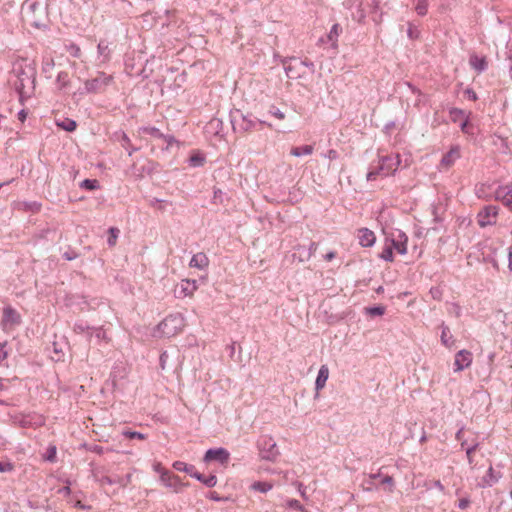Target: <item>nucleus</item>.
I'll return each mask as SVG.
<instances>
[{"mask_svg": "<svg viewBox=\"0 0 512 512\" xmlns=\"http://www.w3.org/2000/svg\"><path fill=\"white\" fill-rule=\"evenodd\" d=\"M185 325V317L182 314H171L158 324L157 332L162 337L170 338L178 335L184 329Z\"/></svg>", "mask_w": 512, "mask_h": 512, "instance_id": "nucleus-1", "label": "nucleus"}, {"mask_svg": "<svg viewBox=\"0 0 512 512\" xmlns=\"http://www.w3.org/2000/svg\"><path fill=\"white\" fill-rule=\"evenodd\" d=\"M397 169V162L394 161L392 157H383L380 160L379 167L375 170H371L367 173V180L368 181H374L376 180L377 176L379 175H389L393 171Z\"/></svg>", "mask_w": 512, "mask_h": 512, "instance_id": "nucleus-2", "label": "nucleus"}, {"mask_svg": "<svg viewBox=\"0 0 512 512\" xmlns=\"http://www.w3.org/2000/svg\"><path fill=\"white\" fill-rule=\"evenodd\" d=\"M473 363V354L467 349L459 350L454 356L453 371L459 373L469 367Z\"/></svg>", "mask_w": 512, "mask_h": 512, "instance_id": "nucleus-3", "label": "nucleus"}, {"mask_svg": "<svg viewBox=\"0 0 512 512\" xmlns=\"http://www.w3.org/2000/svg\"><path fill=\"white\" fill-rule=\"evenodd\" d=\"M498 207L494 205L485 206L477 215V222L480 227L494 225L498 216Z\"/></svg>", "mask_w": 512, "mask_h": 512, "instance_id": "nucleus-4", "label": "nucleus"}, {"mask_svg": "<svg viewBox=\"0 0 512 512\" xmlns=\"http://www.w3.org/2000/svg\"><path fill=\"white\" fill-rule=\"evenodd\" d=\"M229 459L230 453L225 448H217L207 450L203 461L207 463L211 461H218L224 465V467H227Z\"/></svg>", "mask_w": 512, "mask_h": 512, "instance_id": "nucleus-5", "label": "nucleus"}, {"mask_svg": "<svg viewBox=\"0 0 512 512\" xmlns=\"http://www.w3.org/2000/svg\"><path fill=\"white\" fill-rule=\"evenodd\" d=\"M198 289L196 280L183 279L177 285L176 293L178 298H192Z\"/></svg>", "mask_w": 512, "mask_h": 512, "instance_id": "nucleus-6", "label": "nucleus"}, {"mask_svg": "<svg viewBox=\"0 0 512 512\" xmlns=\"http://www.w3.org/2000/svg\"><path fill=\"white\" fill-rule=\"evenodd\" d=\"M160 481L165 487L171 488L175 493L181 492L186 486L178 475L173 474L169 470L166 473H163V477Z\"/></svg>", "mask_w": 512, "mask_h": 512, "instance_id": "nucleus-7", "label": "nucleus"}, {"mask_svg": "<svg viewBox=\"0 0 512 512\" xmlns=\"http://www.w3.org/2000/svg\"><path fill=\"white\" fill-rule=\"evenodd\" d=\"M356 238L359 245L363 248H370L374 246L377 239L375 233L366 227L357 229Z\"/></svg>", "mask_w": 512, "mask_h": 512, "instance_id": "nucleus-8", "label": "nucleus"}, {"mask_svg": "<svg viewBox=\"0 0 512 512\" xmlns=\"http://www.w3.org/2000/svg\"><path fill=\"white\" fill-rule=\"evenodd\" d=\"M387 241L392 245L393 250L397 253L405 255L408 251V237L405 233L399 231L396 236L387 238Z\"/></svg>", "mask_w": 512, "mask_h": 512, "instance_id": "nucleus-9", "label": "nucleus"}, {"mask_svg": "<svg viewBox=\"0 0 512 512\" xmlns=\"http://www.w3.org/2000/svg\"><path fill=\"white\" fill-rule=\"evenodd\" d=\"M21 319V315L16 309L11 306L4 308L2 322L5 327H15L21 323Z\"/></svg>", "mask_w": 512, "mask_h": 512, "instance_id": "nucleus-10", "label": "nucleus"}, {"mask_svg": "<svg viewBox=\"0 0 512 512\" xmlns=\"http://www.w3.org/2000/svg\"><path fill=\"white\" fill-rule=\"evenodd\" d=\"M495 197L510 211H512V184L500 186L496 190Z\"/></svg>", "mask_w": 512, "mask_h": 512, "instance_id": "nucleus-11", "label": "nucleus"}, {"mask_svg": "<svg viewBox=\"0 0 512 512\" xmlns=\"http://www.w3.org/2000/svg\"><path fill=\"white\" fill-rule=\"evenodd\" d=\"M460 156H461L460 147L457 145L452 146L450 148V150L446 154L443 155L441 162H440V167L443 169H446V170L449 169L460 158Z\"/></svg>", "mask_w": 512, "mask_h": 512, "instance_id": "nucleus-12", "label": "nucleus"}, {"mask_svg": "<svg viewBox=\"0 0 512 512\" xmlns=\"http://www.w3.org/2000/svg\"><path fill=\"white\" fill-rule=\"evenodd\" d=\"M208 265H209V259H208L207 255L203 252H199V253L193 255L189 262V266L191 268H197L200 270L206 269L208 267Z\"/></svg>", "mask_w": 512, "mask_h": 512, "instance_id": "nucleus-13", "label": "nucleus"}, {"mask_svg": "<svg viewBox=\"0 0 512 512\" xmlns=\"http://www.w3.org/2000/svg\"><path fill=\"white\" fill-rule=\"evenodd\" d=\"M440 328H441V335H440L441 344L444 347L451 349L452 347H454L455 342H456L454 336L452 335L448 326L442 324L440 326Z\"/></svg>", "mask_w": 512, "mask_h": 512, "instance_id": "nucleus-14", "label": "nucleus"}, {"mask_svg": "<svg viewBox=\"0 0 512 512\" xmlns=\"http://www.w3.org/2000/svg\"><path fill=\"white\" fill-rule=\"evenodd\" d=\"M329 377V368L327 365H322L319 369L318 376L315 381L316 390L323 389Z\"/></svg>", "mask_w": 512, "mask_h": 512, "instance_id": "nucleus-15", "label": "nucleus"}, {"mask_svg": "<svg viewBox=\"0 0 512 512\" xmlns=\"http://www.w3.org/2000/svg\"><path fill=\"white\" fill-rule=\"evenodd\" d=\"M172 466L175 470L185 472L192 477L197 473L193 465H189L183 461H175Z\"/></svg>", "mask_w": 512, "mask_h": 512, "instance_id": "nucleus-16", "label": "nucleus"}, {"mask_svg": "<svg viewBox=\"0 0 512 512\" xmlns=\"http://www.w3.org/2000/svg\"><path fill=\"white\" fill-rule=\"evenodd\" d=\"M498 481V477L494 474V469L492 466L488 468L487 474L483 477L482 481L479 483L481 487L492 486L494 483Z\"/></svg>", "mask_w": 512, "mask_h": 512, "instance_id": "nucleus-17", "label": "nucleus"}, {"mask_svg": "<svg viewBox=\"0 0 512 512\" xmlns=\"http://www.w3.org/2000/svg\"><path fill=\"white\" fill-rule=\"evenodd\" d=\"M313 151V145H303L300 147H292L290 150V154L294 157H300L302 155H311Z\"/></svg>", "mask_w": 512, "mask_h": 512, "instance_id": "nucleus-18", "label": "nucleus"}, {"mask_svg": "<svg viewBox=\"0 0 512 512\" xmlns=\"http://www.w3.org/2000/svg\"><path fill=\"white\" fill-rule=\"evenodd\" d=\"M378 256H379V258H381L387 262L394 261L393 248H392V245H390V243L387 241V239L385 240L384 247Z\"/></svg>", "mask_w": 512, "mask_h": 512, "instance_id": "nucleus-19", "label": "nucleus"}, {"mask_svg": "<svg viewBox=\"0 0 512 512\" xmlns=\"http://www.w3.org/2000/svg\"><path fill=\"white\" fill-rule=\"evenodd\" d=\"M451 121L457 123H461L465 118H467L470 114H466L465 111L458 109V108H452L449 112Z\"/></svg>", "mask_w": 512, "mask_h": 512, "instance_id": "nucleus-20", "label": "nucleus"}, {"mask_svg": "<svg viewBox=\"0 0 512 512\" xmlns=\"http://www.w3.org/2000/svg\"><path fill=\"white\" fill-rule=\"evenodd\" d=\"M56 124L58 127H60L61 129L65 130V131H68V132L74 131L77 127L76 122L74 120L68 119V118H65L63 120H57Z\"/></svg>", "mask_w": 512, "mask_h": 512, "instance_id": "nucleus-21", "label": "nucleus"}, {"mask_svg": "<svg viewBox=\"0 0 512 512\" xmlns=\"http://www.w3.org/2000/svg\"><path fill=\"white\" fill-rule=\"evenodd\" d=\"M194 478L201 481L204 485L207 487H214L217 484V478L215 475H210L209 477H205L204 475L200 473L194 474Z\"/></svg>", "mask_w": 512, "mask_h": 512, "instance_id": "nucleus-22", "label": "nucleus"}, {"mask_svg": "<svg viewBox=\"0 0 512 512\" xmlns=\"http://www.w3.org/2000/svg\"><path fill=\"white\" fill-rule=\"evenodd\" d=\"M273 487V485L269 482H261V481H258V482H255L252 484L251 488L255 491H259L261 493H266L268 492L269 490H271Z\"/></svg>", "mask_w": 512, "mask_h": 512, "instance_id": "nucleus-23", "label": "nucleus"}, {"mask_svg": "<svg viewBox=\"0 0 512 512\" xmlns=\"http://www.w3.org/2000/svg\"><path fill=\"white\" fill-rule=\"evenodd\" d=\"M470 64L477 70L482 71L486 67V61L484 58H480L476 55L470 58Z\"/></svg>", "mask_w": 512, "mask_h": 512, "instance_id": "nucleus-24", "label": "nucleus"}, {"mask_svg": "<svg viewBox=\"0 0 512 512\" xmlns=\"http://www.w3.org/2000/svg\"><path fill=\"white\" fill-rule=\"evenodd\" d=\"M415 6V10L419 15H425L427 13V0H412Z\"/></svg>", "mask_w": 512, "mask_h": 512, "instance_id": "nucleus-25", "label": "nucleus"}, {"mask_svg": "<svg viewBox=\"0 0 512 512\" xmlns=\"http://www.w3.org/2000/svg\"><path fill=\"white\" fill-rule=\"evenodd\" d=\"M80 187L84 188V189H87V190H96L100 186H99V182L97 180H95V179H93V180L85 179V180H83L81 182Z\"/></svg>", "mask_w": 512, "mask_h": 512, "instance_id": "nucleus-26", "label": "nucleus"}, {"mask_svg": "<svg viewBox=\"0 0 512 512\" xmlns=\"http://www.w3.org/2000/svg\"><path fill=\"white\" fill-rule=\"evenodd\" d=\"M460 128L464 134H473V125L469 122V116L460 123Z\"/></svg>", "mask_w": 512, "mask_h": 512, "instance_id": "nucleus-27", "label": "nucleus"}, {"mask_svg": "<svg viewBox=\"0 0 512 512\" xmlns=\"http://www.w3.org/2000/svg\"><path fill=\"white\" fill-rule=\"evenodd\" d=\"M56 454H57L56 447L54 445H51L47 448L46 453L44 455V459L49 462H55Z\"/></svg>", "mask_w": 512, "mask_h": 512, "instance_id": "nucleus-28", "label": "nucleus"}, {"mask_svg": "<svg viewBox=\"0 0 512 512\" xmlns=\"http://www.w3.org/2000/svg\"><path fill=\"white\" fill-rule=\"evenodd\" d=\"M109 234L108 243L110 246H114L119 235V229L112 227L109 229Z\"/></svg>", "mask_w": 512, "mask_h": 512, "instance_id": "nucleus-29", "label": "nucleus"}, {"mask_svg": "<svg viewBox=\"0 0 512 512\" xmlns=\"http://www.w3.org/2000/svg\"><path fill=\"white\" fill-rule=\"evenodd\" d=\"M123 435L126 436L127 438H130V439H133V438H136V439H139V440H145L146 439V436L140 432H135V431H124L123 432Z\"/></svg>", "mask_w": 512, "mask_h": 512, "instance_id": "nucleus-30", "label": "nucleus"}, {"mask_svg": "<svg viewBox=\"0 0 512 512\" xmlns=\"http://www.w3.org/2000/svg\"><path fill=\"white\" fill-rule=\"evenodd\" d=\"M153 470L159 474L160 479L163 477V473H166L168 471L165 467H163L161 462H154Z\"/></svg>", "mask_w": 512, "mask_h": 512, "instance_id": "nucleus-31", "label": "nucleus"}, {"mask_svg": "<svg viewBox=\"0 0 512 512\" xmlns=\"http://www.w3.org/2000/svg\"><path fill=\"white\" fill-rule=\"evenodd\" d=\"M477 447H478V445L476 444V445H474V446H472V447L468 448V449H467V451H466L467 458H468V462H469V464L472 466V468H474V467H475V466L473 465V454H474V452L476 451Z\"/></svg>", "mask_w": 512, "mask_h": 512, "instance_id": "nucleus-32", "label": "nucleus"}, {"mask_svg": "<svg viewBox=\"0 0 512 512\" xmlns=\"http://www.w3.org/2000/svg\"><path fill=\"white\" fill-rule=\"evenodd\" d=\"M190 162L192 163V165L194 166H197V165H202L203 162H204V158L202 156H200L199 154H194L190 157Z\"/></svg>", "mask_w": 512, "mask_h": 512, "instance_id": "nucleus-33", "label": "nucleus"}, {"mask_svg": "<svg viewBox=\"0 0 512 512\" xmlns=\"http://www.w3.org/2000/svg\"><path fill=\"white\" fill-rule=\"evenodd\" d=\"M340 26L338 24H334L330 30L329 38L333 39V37H337L339 35Z\"/></svg>", "mask_w": 512, "mask_h": 512, "instance_id": "nucleus-34", "label": "nucleus"}, {"mask_svg": "<svg viewBox=\"0 0 512 512\" xmlns=\"http://www.w3.org/2000/svg\"><path fill=\"white\" fill-rule=\"evenodd\" d=\"M13 470V465L11 463H1L0 462V472H10Z\"/></svg>", "mask_w": 512, "mask_h": 512, "instance_id": "nucleus-35", "label": "nucleus"}, {"mask_svg": "<svg viewBox=\"0 0 512 512\" xmlns=\"http://www.w3.org/2000/svg\"><path fill=\"white\" fill-rule=\"evenodd\" d=\"M381 483L384 484V485L390 486L389 491H392V486H393V479H392V477H390V476L383 477L382 480H381Z\"/></svg>", "mask_w": 512, "mask_h": 512, "instance_id": "nucleus-36", "label": "nucleus"}, {"mask_svg": "<svg viewBox=\"0 0 512 512\" xmlns=\"http://www.w3.org/2000/svg\"><path fill=\"white\" fill-rule=\"evenodd\" d=\"M326 156L329 160H335L338 157V153L336 150L331 149V150H328Z\"/></svg>", "mask_w": 512, "mask_h": 512, "instance_id": "nucleus-37", "label": "nucleus"}, {"mask_svg": "<svg viewBox=\"0 0 512 512\" xmlns=\"http://www.w3.org/2000/svg\"><path fill=\"white\" fill-rule=\"evenodd\" d=\"M418 34H419L418 31L410 25V27L408 29V36L410 38H417Z\"/></svg>", "mask_w": 512, "mask_h": 512, "instance_id": "nucleus-38", "label": "nucleus"}, {"mask_svg": "<svg viewBox=\"0 0 512 512\" xmlns=\"http://www.w3.org/2000/svg\"><path fill=\"white\" fill-rule=\"evenodd\" d=\"M370 312L374 315H383L384 314V308L382 307H375L370 309Z\"/></svg>", "mask_w": 512, "mask_h": 512, "instance_id": "nucleus-39", "label": "nucleus"}, {"mask_svg": "<svg viewBox=\"0 0 512 512\" xmlns=\"http://www.w3.org/2000/svg\"><path fill=\"white\" fill-rule=\"evenodd\" d=\"M288 504L292 508L302 510V506H301V504H300V502L298 500H291V501H289Z\"/></svg>", "mask_w": 512, "mask_h": 512, "instance_id": "nucleus-40", "label": "nucleus"}, {"mask_svg": "<svg viewBox=\"0 0 512 512\" xmlns=\"http://www.w3.org/2000/svg\"><path fill=\"white\" fill-rule=\"evenodd\" d=\"M7 357V353L4 350V345L0 343V362Z\"/></svg>", "mask_w": 512, "mask_h": 512, "instance_id": "nucleus-41", "label": "nucleus"}, {"mask_svg": "<svg viewBox=\"0 0 512 512\" xmlns=\"http://www.w3.org/2000/svg\"><path fill=\"white\" fill-rule=\"evenodd\" d=\"M273 115L279 120H283L285 118V114L280 110L275 111Z\"/></svg>", "mask_w": 512, "mask_h": 512, "instance_id": "nucleus-42", "label": "nucleus"}, {"mask_svg": "<svg viewBox=\"0 0 512 512\" xmlns=\"http://www.w3.org/2000/svg\"><path fill=\"white\" fill-rule=\"evenodd\" d=\"M468 505H469V501L466 499H462L459 501V508H461V509L467 508Z\"/></svg>", "mask_w": 512, "mask_h": 512, "instance_id": "nucleus-43", "label": "nucleus"}, {"mask_svg": "<svg viewBox=\"0 0 512 512\" xmlns=\"http://www.w3.org/2000/svg\"><path fill=\"white\" fill-rule=\"evenodd\" d=\"M335 256H336V253L332 251V252L327 253L324 256V258H325L326 261H331L332 259L335 258Z\"/></svg>", "mask_w": 512, "mask_h": 512, "instance_id": "nucleus-44", "label": "nucleus"}, {"mask_svg": "<svg viewBox=\"0 0 512 512\" xmlns=\"http://www.w3.org/2000/svg\"><path fill=\"white\" fill-rule=\"evenodd\" d=\"M146 131H148L151 135H154V136H159L161 135L159 130L156 129V128H150V129H146Z\"/></svg>", "mask_w": 512, "mask_h": 512, "instance_id": "nucleus-45", "label": "nucleus"}, {"mask_svg": "<svg viewBox=\"0 0 512 512\" xmlns=\"http://www.w3.org/2000/svg\"><path fill=\"white\" fill-rule=\"evenodd\" d=\"M18 117H19V120L23 122L26 119V113L24 111H21L18 114Z\"/></svg>", "mask_w": 512, "mask_h": 512, "instance_id": "nucleus-46", "label": "nucleus"}, {"mask_svg": "<svg viewBox=\"0 0 512 512\" xmlns=\"http://www.w3.org/2000/svg\"><path fill=\"white\" fill-rule=\"evenodd\" d=\"M509 269L512 271V250L509 252Z\"/></svg>", "mask_w": 512, "mask_h": 512, "instance_id": "nucleus-47", "label": "nucleus"}, {"mask_svg": "<svg viewBox=\"0 0 512 512\" xmlns=\"http://www.w3.org/2000/svg\"><path fill=\"white\" fill-rule=\"evenodd\" d=\"M378 476H379V474H372V475H370L371 478H376Z\"/></svg>", "mask_w": 512, "mask_h": 512, "instance_id": "nucleus-48", "label": "nucleus"}, {"mask_svg": "<svg viewBox=\"0 0 512 512\" xmlns=\"http://www.w3.org/2000/svg\"><path fill=\"white\" fill-rule=\"evenodd\" d=\"M69 490H70L69 487L65 488V492H69Z\"/></svg>", "mask_w": 512, "mask_h": 512, "instance_id": "nucleus-49", "label": "nucleus"}, {"mask_svg": "<svg viewBox=\"0 0 512 512\" xmlns=\"http://www.w3.org/2000/svg\"><path fill=\"white\" fill-rule=\"evenodd\" d=\"M510 496H511V498H512V491L510 492Z\"/></svg>", "mask_w": 512, "mask_h": 512, "instance_id": "nucleus-50", "label": "nucleus"}]
</instances>
